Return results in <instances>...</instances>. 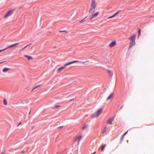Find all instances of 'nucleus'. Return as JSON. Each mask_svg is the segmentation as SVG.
I'll return each mask as SVG.
<instances>
[{
  "label": "nucleus",
  "instance_id": "b1692460",
  "mask_svg": "<svg viewBox=\"0 0 154 154\" xmlns=\"http://www.w3.org/2000/svg\"><path fill=\"white\" fill-rule=\"evenodd\" d=\"M59 32H66V33H67V32L66 30H60V31H59Z\"/></svg>",
  "mask_w": 154,
  "mask_h": 154
},
{
  "label": "nucleus",
  "instance_id": "f8f14e48",
  "mask_svg": "<svg viewBox=\"0 0 154 154\" xmlns=\"http://www.w3.org/2000/svg\"><path fill=\"white\" fill-rule=\"evenodd\" d=\"M113 93H111L106 98V100H112L113 98Z\"/></svg>",
  "mask_w": 154,
  "mask_h": 154
},
{
  "label": "nucleus",
  "instance_id": "1a4fd4ad",
  "mask_svg": "<svg viewBox=\"0 0 154 154\" xmlns=\"http://www.w3.org/2000/svg\"><path fill=\"white\" fill-rule=\"evenodd\" d=\"M106 146V144H102L100 147L99 148V151H103V150L105 148Z\"/></svg>",
  "mask_w": 154,
  "mask_h": 154
},
{
  "label": "nucleus",
  "instance_id": "f03ea898",
  "mask_svg": "<svg viewBox=\"0 0 154 154\" xmlns=\"http://www.w3.org/2000/svg\"><path fill=\"white\" fill-rule=\"evenodd\" d=\"M103 111V108H100L98 109L95 113L92 115L91 117L92 118H94L98 117L102 112Z\"/></svg>",
  "mask_w": 154,
  "mask_h": 154
},
{
  "label": "nucleus",
  "instance_id": "bb28decb",
  "mask_svg": "<svg viewBox=\"0 0 154 154\" xmlns=\"http://www.w3.org/2000/svg\"><path fill=\"white\" fill-rule=\"evenodd\" d=\"M128 132V131H127L125 133H124V134L123 135V136H125V135L127 134V133Z\"/></svg>",
  "mask_w": 154,
  "mask_h": 154
},
{
  "label": "nucleus",
  "instance_id": "6e6552de",
  "mask_svg": "<svg viewBox=\"0 0 154 154\" xmlns=\"http://www.w3.org/2000/svg\"><path fill=\"white\" fill-rule=\"evenodd\" d=\"M116 42L115 41H112L109 44V47L110 48H112L116 45Z\"/></svg>",
  "mask_w": 154,
  "mask_h": 154
},
{
  "label": "nucleus",
  "instance_id": "c85d7f7f",
  "mask_svg": "<svg viewBox=\"0 0 154 154\" xmlns=\"http://www.w3.org/2000/svg\"><path fill=\"white\" fill-rule=\"evenodd\" d=\"M60 106L57 105V106H56L55 107H56V108H57L58 107H59Z\"/></svg>",
  "mask_w": 154,
  "mask_h": 154
},
{
  "label": "nucleus",
  "instance_id": "ddd939ff",
  "mask_svg": "<svg viewBox=\"0 0 154 154\" xmlns=\"http://www.w3.org/2000/svg\"><path fill=\"white\" fill-rule=\"evenodd\" d=\"M11 69L8 68H5L2 69V72H8L9 70H10Z\"/></svg>",
  "mask_w": 154,
  "mask_h": 154
},
{
  "label": "nucleus",
  "instance_id": "473e14b6",
  "mask_svg": "<svg viewBox=\"0 0 154 154\" xmlns=\"http://www.w3.org/2000/svg\"><path fill=\"white\" fill-rule=\"evenodd\" d=\"M85 63V62H83L82 63Z\"/></svg>",
  "mask_w": 154,
  "mask_h": 154
},
{
  "label": "nucleus",
  "instance_id": "4be33fe9",
  "mask_svg": "<svg viewBox=\"0 0 154 154\" xmlns=\"http://www.w3.org/2000/svg\"><path fill=\"white\" fill-rule=\"evenodd\" d=\"M41 85H38L37 86H36L32 90V91L34 90V89H35L38 88V87H39V86H41Z\"/></svg>",
  "mask_w": 154,
  "mask_h": 154
},
{
  "label": "nucleus",
  "instance_id": "dca6fc26",
  "mask_svg": "<svg viewBox=\"0 0 154 154\" xmlns=\"http://www.w3.org/2000/svg\"><path fill=\"white\" fill-rule=\"evenodd\" d=\"M119 13V11H117V12H116L112 16H111L108 17V19H109V18H112L114 17L116 15H117V14H118Z\"/></svg>",
  "mask_w": 154,
  "mask_h": 154
},
{
  "label": "nucleus",
  "instance_id": "9b49d317",
  "mask_svg": "<svg viewBox=\"0 0 154 154\" xmlns=\"http://www.w3.org/2000/svg\"><path fill=\"white\" fill-rule=\"evenodd\" d=\"M114 119V116H113L112 118H111L109 119L107 121V123L108 124L111 125L112 124V122Z\"/></svg>",
  "mask_w": 154,
  "mask_h": 154
},
{
  "label": "nucleus",
  "instance_id": "0eeeda50",
  "mask_svg": "<svg viewBox=\"0 0 154 154\" xmlns=\"http://www.w3.org/2000/svg\"><path fill=\"white\" fill-rule=\"evenodd\" d=\"M96 6V3H95L94 0H92L91 1V7L93 8H95Z\"/></svg>",
  "mask_w": 154,
  "mask_h": 154
},
{
  "label": "nucleus",
  "instance_id": "4468645a",
  "mask_svg": "<svg viewBox=\"0 0 154 154\" xmlns=\"http://www.w3.org/2000/svg\"><path fill=\"white\" fill-rule=\"evenodd\" d=\"M135 44V41H131L130 45L129 47V48H131L132 46L134 45Z\"/></svg>",
  "mask_w": 154,
  "mask_h": 154
},
{
  "label": "nucleus",
  "instance_id": "39448f33",
  "mask_svg": "<svg viewBox=\"0 0 154 154\" xmlns=\"http://www.w3.org/2000/svg\"><path fill=\"white\" fill-rule=\"evenodd\" d=\"M83 137L82 135H76L74 138V141L78 142V143H79V141Z\"/></svg>",
  "mask_w": 154,
  "mask_h": 154
},
{
  "label": "nucleus",
  "instance_id": "a211bd4d",
  "mask_svg": "<svg viewBox=\"0 0 154 154\" xmlns=\"http://www.w3.org/2000/svg\"><path fill=\"white\" fill-rule=\"evenodd\" d=\"M24 56L27 57L28 60H30L33 59V57L32 56H28L27 55H25Z\"/></svg>",
  "mask_w": 154,
  "mask_h": 154
},
{
  "label": "nucleus",
  "instance_id": "c756f323",
  "mask_svg": "<svg viewBox=\"0 0 154 154\" xmlns=\"http://www.w3.org/2000/svg\"><path fill=\"white\" fill-rule=\"evenodd\" d=\"M124 136H122V138H121V140H123V138H124Z\"/></svg>",
  "mask_w": 154,
  "mask_h": 154
},
{
  "label": "nucleus",
  "instance_id": "412c9836",
  "mask_svg": "<svg viewBox=\"0 0 154 154\" xmlns=\"http://www.w3.org/2000/svg\"><path fill=\"white\" fill-rule=\"evenodd\" d=\"M4 103L5 105H7V103L6 100L5 99H4Z\"/></svg>",
  "mask_w": 154,
  "mask_h": 154
},
{
  "label": "nucleus",
  "instance_id": "7c9ffc66",
  "mask_svg": "<svg viewBox=\"0 0 154 154\" xmlns=\"http://www.w3.org/2000/svg\"><path fill=\"white\" fill-rule=\"evenodd\" d=\"M21 153H25V152L24 151H22L21 152Z\"/></svg>",
  "mask_w": 154,
  "mask_h": 154
},
{
  "label": "nucleus",
  "instance_id": "20e7f679",
  "mask_svg": "<svg viewBox=\"0 0 154 154\" xmlns=\"http://www.w3.org/2000/svg\"><path fill=\"white\" fill-rule=\"evenodd\" d=\"M14 11V10L13 9H11L8 11L5 14V15L4 16V18H6L10 16L11 15L13 14Z\"/></svg>",
  "mask_w": 154,
  "mask_h": 154
},
{
  "label": "nucleus",
  "instance_id": "2eb2a0df",
  "mask_svg": "<svg viewBox=\"0 0 154 154\" xmlns=\"http://www.w3.org/2000/svg\"><path fill=\"white\" fill-rule=\"evenodd\" d=\"M95 8H93L91 7L89 10V12L90 13L92 14L94 12Z\"/></svg>",
  "mask_w": 154,
  "mask_h": 154
},
{
  "label": "nucleus",
  "instance_id": "7ed1b4c3",
  "mask_svg": "<svg viewBox=\"0 0 154 154\" xmlns=\"http://www.w3.org/2000/svg\"><path fill=\"white\" fill-rule=\"evenodd\" d=\"M19 44V43H16L15 44L11 45L8 46L6 48H5L2 50H0V53L4 51L8 48H14L16 46L18 45Z\"/></svg>",
  "mask_w": 154,
  "mask_h": 154
},
{
  "label": "nucleus",
  "instance_id": "f3484780",
  "mask_svg": "<svg viewBox=\"0 0 154 154\" xmlns=\"http://www.w3.org/2000/svg\"><path fill=\"white\" fill-rule=\"evenodd\" d=\"M88 127V126L87 125H83V126L82 128V130H84L86 129H87Z\"/></svg>",
  "mask_w": 154,
  "mask_h": 154
},
{
  "label": "nucleus",
  "instance_id": "2f4dec72",
  "mask_svg": "<svg viewBox=\"0 0 154 154\" xmlns=\"http://www.w3.org/2000/svg\"><path fill=\"white\" fill-rule=\"evenodd\" d=\"M62 126L60 127H59V128H62Z\"/></svg>",
  "mask_w": 154,
  "mask_h": 154
},
{
  "label": "nucleus",
  "instance_id": "6ab92c4d",
  "mask_svg": "<svg viewBox=\"0 0 154 154\" xmlns=\"http://www.w3.org/2000/svg\"><path fill=\"white\" fill-rule=\"evenodd\" d=\"M107 71L110 75L112 76L113 75V73L111 71L108 70Z\"/></svg>",
  "mask_w": 154,
  "mask_h": 154
},
{
  "label": "nucleus",
  "instance_id": "393cba45",
  "mask_svg": "<svg viewBox=\"0 0 154 154\" xmlns=\"http://www.w3.org/2000/svg\"><path fill=\"white\" fill-rule=\"evenodd\" d=\"M29 45H27V46H25V47H24V48H23L22 49V50H24V49H25V48H27Z\"/></svg>",
  "mask_w": 154,
  "mask_h": 154
},
{
  "label": "nucleus",
  "instance_id": "72a5a7b5",
  "mask_svg": "<svg viewBox=\"0 0 154 154\" xmlns=\"http://www.w3.org/2000/svg\"><path fill=\"white\" fill-rule=\"evenodd\" d=\"M95 153V152H94L93 154H94Z\"/></svg>",
  "mask_w": 154,
  "mask_h": 154
},
{
  "label": "nucleus",
  "instance_id": "a878e982",
  "mask_svg": "<svg viewBox=\"0 0 154 154\" xmlns=\"http://www.w3.org/2000/svg\"><path fill=\"white\" fill-rule=\"evenodd\" d=\"M140 33H141L140 30V29H139V31H138V35H140Z\"/></svg>",
  "mask_w": 154,
  "mask_h": 154
},
{
  "label": "nucleus",
  "instance_id": "5701e85b",
  "mask_svg": "<svg viewBox=\"0 0 154 154\" xmlns=\"http://www.w3.org/2000/svg\"><path fill=\"white\" fill-rule=\"evenodd\" d=\"M85 18H86V17H85V18H84V19H83V20H81L80 21H79V23H82V22H84V21H85V20H85Z\"/></svg>",
  "mask_w": 154,
  "mask_h": 154
},
{
  "label": "nucleus",
  "instance_id": "aec40b11",
  "mask_svg": "<svg viewBox=\"0 0 154 154\" xmlns=\"http://www.w3.org/2000/svg\"><path fill=\"white\" fill-rule=\"evenodd\" d=\"M106 127L105 126L104 128V129L102 131V133H105L106 132Z\"/></svg>",
  "mask_w": 154,
  "mask_h": 154
},
{
  "label": "nucleus",
  "instance_id": "9d476101",
  "mask_svg": "<svg viewBox=\"0 0 154 154\" xmlns=\"http://www.w3.org/2000/svg\"><path fill=\"white\" fill-rule=\"evenodd\" d=\"M136 37L135 34L132 35L130 36L129 39L131 41H135Z\"/></svg>",
  "mask_w": 154,
  "mask_h": 154
},
{
  "label": "nucleus",
  "instance_id": "f257e3e1",
  "mask_svg": "<svg viewBox=\"0 0 154 154\" xmlns=\"http://www.w3.org/2000/svg\"><path fill=\"white\" fill-rule=\"evenodd\" d=\"M78 60H74L70 62H69L65 64L64 66L60 68H59L57 70V71L58 73H60L63 69H65L66 68V66L68 65L69 64H72L74 63L78 62Z\"/></svg>",
  "mask_w": 154,
  "mask_h": 154
},
{
  "label": "nucleus",
  "instance_id": "cd10ccee",
  "mask_svg": "<svg viewBox=\"0 0 154 154\" xmlns=\"http://www.w3.org/2000/svg\"><path fill=\"white\" fill-rule=\"evenodd\" d=\"M21 124V122H20L19 123V124L18 125L17 127H18Z\"/></svg>",
  "mask_w": 154,
  "mask_h": 154
},
{
  "label": "nucleus",
  "instance_id": "423d86ee",
  "mask_svg": "<svg viewBox=\"0 0 154 154\" xmlns=\"http://www.w3.org/2000/svg\"><path fill=\"white\" fill-rule=\"evenodd\" d=\"M99 12H97L92 14L90 17V20H91L92 19L95 18L99 14Z\"/></svg>",
  "mask_w": 154,
  "mask_h": 154
},
{
  "label": "nucleus",
  "instance_id": "f704fd0d",
  "mask_svg": "<svg viewBox=\"0 0 154 154\" xmlns=\"http://www.w3.org/2000/svg\"><path fill=\"white\" fill-rule=\"evenodd\" d=\"M2 63V62H1V63H0H0Z\"/></svg>",
  "mask_w": 154,
  "mask_h": 154
}]
</instances>
